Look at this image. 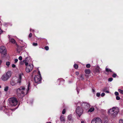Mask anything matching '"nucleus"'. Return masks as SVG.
Segmentation results:
<instances>
[{"label": "nucleus", "instance_id": "1", "mask_svg": "<svg viewBox=\"0 0 123 123\" xmlns=\"http://www.w3.org/2000/svg\"><path fill=\"white\" fill-rule=\"evenodd\" d=\"M30 84L29 82L27 86H23L20 87L19 88L14 89L19 98H21L27 94L30 88Z\"/></svg>", "mask_w": 123, "mask_h": 123}, {"label": "nucleus", "instance_id": "2", "mask_svg": "<svg viewBox=\"0 0 123 123\" xmlns=\"http://www.w3.org/2000/svg\"><path fill=\"white\" fill-rule=\"evenodd\" d=\"M24 76L22 73H19L18 77H14L12 78L11 81V85L14 86L16 84L18 83L19 84L21 83L22 78Z\"/></svg>", "mask_w": 123, "mask_h": 123}, {"label": "nucleus", "instance_id": "3", "mask_svg": "<svg viewBox=\"0 0 123 123\" xmlns=\"http://www.w3.org/2000/svg\"><path fill=\"white\" fill-rule=\"evenodd\" d=\"M119 111V109L118 107H113L108 110V113L110 116L112 117H115L118 113Z\"/></svg>", "mask_w": 123, "mask_h": 123}, {"label": "nucleus", "instance_id": "4", "mask_svg": "<svg viewBox=\"0 0 123 123\" xmlns=\"http://www.w3.org/2000/svg\"><path fill=\"white\" fill-rule=\"evenodd\" d=\"M11 75V72L10 71L8 72L2 76L1 79L3 81H6L10 77Z\"/></svg>", "mask_w": 123, "mask_h": 123}, {"label": "nucleus", "instance_id": "5", "mask_svg": "<svg viewBox=\"0 0 123 123\" xmlns=\"http://www.w3.org/2000/svg\"><path fill=\"white\" fill-rule=\"evenodd\" d=\"M9 104L12 106H15L18 103V101L16 98L12 97L10 98L8 100Z\"/></svg>", "mask_w": 123, "mask_h": 123}, {"label": "nucleus", "instance_id": "6", "mask_svg": "<svg viewBox=\"0 0 123 123\" xmlns=\"http://www.w3.org/2000/svg\"><path fill=\"white\" fill-rule=\"evenodd\" d=\"M38 75L35 76L34 77V80L35 82L37 83H38L40 82L41 80V75L40 72L39 71H38Z\"/></svg>", "mask_w": 123, "mask_h": 123}, {"label": "nucleus", "instance_id": "7", "mask_svg": "<svg viewBox=\"0 0 123 123\" xmlns=\"http://www.w3.org/2000/svg\"><path fill=\"white\" fill-rule=\"evenodd\" d=\"M4 110L5 113H7V115L9 116L11 115L12 112L11 109L9 110L4 106L0 107V110Z\"/></svg>", "mask_w": 123, "mask_h": 123}, {"label": "nucleus", "instance_id": "8", "mask_svg": "<svg viewBox=\"0 0 123 123\" xmlns=\"http://www.w3.org/2000/svg\"><path fill=\"white\" fill-rule=\"evenodd\" d=\"M80 104V105L83 108L86 109H87L90 107V105L89 104L83 102V103H78L77 105H79Z\"/></svg>", "mask_w": 123, "mask_h": 123}, {"label": "nucleus", "instance_id": "9", "mask_svg": "<svg viewBox=\"0 0 123 123\" xmlns=\"http://www.w3.org/2000/svg\"><path fill=\"white\" fill-rule=\"evenodd\" d=\"M83 111L82 108L80 107H77V108L76 111L77 114L79 117H80L82 114Z\"/></svg>", "mask_w": 123, "mask_h": 123}, {"label": "nucleus", "instance_id": "10", "mask_svg": "<svg viewBox=\"0 0 123 123\" xmlns=\"http://www.w3.org/2000/svg\"><path fill=\"white\" fill-rule=\"evenodd\" d=\"M91 123H102V122L100 118L99 117H96L92 120Z\"/></svg>", "mask_w": 123, "mask_h": 123}, {"label": "nucleus", "instance_id": "11", "mask_svg": "<svg viewBox=\"0 0 123 123\" xmlns=\"http://www.w3.org/2000/svg\"><path fill=\"white\" fill-rule=\"evenodd\" d=\"M0 53L4 55H5L7 53L5 47L4 46L0 47Z\"/></svg>", "mask_w": 123, "mask_h": 123}, {"label": "nucleus", "instance_id": "12", "mask_svg": "<svg viewBox=\"0 0 123 123\" xmlns=\"http://www.w3.org/2000/svg\"><path fill=\"white\" fill-rule=\"evenodd\" d=\"M33 68V65L32 64H29L27 66L25 69L26 72L29 73L32 70Z\"/></svg>", "mask_w": 123, "mask_h": 123}, {"label": "nucleus", "instance_id": "13", "mask_svg": "<svg viewBox=\"0 0 123 123\" xmlns=\"http://www.w3.org/2000/svg\"><path fill=\"white\" fill-rule=\"evenodd\" d=\"M8 38H9V41L10 42H11L12 43H16V42L15 40L13 38H10L11 36L8 35Z\"/></svg>", "mask_w": 123, "mask_h": 123}, {"label": "nucleus", "instance_id": "14", "mask_svg": "<svg viewBox=\"0 0 123 123\" xmlns=\"http://www.w3.org/2000/svg\"><path fill=\"white\" fill-rule=\"evenodd\" d=\"M60 119L61 122L63 123L65 121V118L63 115H62L60 117Z\"/></svg>", "mask_w": 123, "mask_h": 123}, {"label": "nucleus", "instance_id": "15", "mask_svg": "<svg viewBox=\"0 0 123 123\" xmlns=\"http://www.w3.org/2000/svg\"><path fill=\"white\" fill-rule=\"evenodd\" d=\"M23 62L24 63H25V65L26 66L28 65V62L27 58H25V60L23 61Z\"/></svg>", "mask_w": 123, "mask_h": 123}, {"label": "nucleus", "instance_id": "16", "mask_svg": "<svg viewBox=\"0 0 123 123\" xmlns=\"http://www.w3.org/2000/svg\"><path fill=\"white\" fill-rule=\"evenodd\" d=\"M23 43V44H22V46L20 47L21 48H25L26 47V44L24 43Z\"/></svg>", "mask_w": 123, "mask_h": 123}, {"label": "nucleus", "instance_id": "17", "mask_svg": "<svg viewBox=\"0 0 123 123\" xmlns=\"http://www.w3.org/2000/svg\"><path fill=\"white\" fill-rule=\"evenodd\" d=\"M94 110V109L93 107L91 108L88 110V112H92Z\"/></svg>", "mask_w": 123, "mask_h": 123}, {"label": "nucleus", "instance_id": "18", "mask_svg": "<svg viewBox=\"0 0 123 123\" xmlns=\"http://www.w3.org/2000/svg\"><path fill=\"white\" fill-rule=\"evenodd\" d=\"M95 71L96 72H98L100 71V68L99 67H97L96 68Z\"/></svg>", "mask_w": 123, "mask_h": 123}, {"label": "nucleus", "instance_id": "19", "mask_svg": "<svg viewBox=\"0 0 123 123\" xmlns=\"http://www.w3.org/2000/svg\"><path fill=\"white\" fill-rule=\"evenodd\" d=\"M85 72L87 74H89L90 73V71L89 69L85 70Z\"/></svg>", "mask_w": 123, "mask_h": 123}, {"label": "nucleus", "instance_id": "20", "mask_svg": "<svg viewBox=\"0 0 123 123\" xmlns=\"http://www.w3.org/2000/svg\"><path fill=\"white\" fill-rule=\"evenodd\" d=\"M72 115H69L68 117V119L69 121L71 120L72 118Z\"/></svg>", "mask_w": 123, "mask_h": 123}, {"label": "nucleus", "instance_id": "21", "mask_svg": "<svg viewBox=\"0 0 123 123\" xmlns=\"http://www.w3.org/2000/svg\"><path fill=\"white\" fill-rule=\"evenodd\" d=\"M10 64V62H7L6 63V65L7 66V67H9V65Z\"/></svg>", "mask_w": 123, "mask_h": 123}, {"label": "nucleus", "instance_id": "22", "mask_svg": "<svg viewBox=\"0 0 123 123\" xmlns=\"http://www.w3.org/2000/svg\"><path fill=\"white\" fill-rule=\"evenodd\" d=\"M105 70L106 72H111L112 71L111 69L108 68H107V67L106 68H105Z\"/></svg>", "mask_w": 123, "mask_h": 123}, {"label": "nucleus", "instance_id": "23", "mask_svg": "<svg viewBox=\"0 0 123 123\" xmlns=\"http://www.w3.org/2000/svg\"><path fill=\"white\" fill-rule=\"evenodd\" d=\"M9 87L7 86H6L4 87V90L5 91H7L8 90Z\"/></svg>", "mask_w": 123, "mask_h": 123}, {"label": "nucleus", "instance_id": "24", "mask_svg": "<svg viewBox=\"0 0 123 123\" xmlns=\"http://www.w3.org/2000/svg\"><path fill=\"white\" fill-rule=\"evenodd\" d=\"M74 68L75 69H77L78 68V66L77 64H75L74 65Z\"/></svg>", "mask_w": 123, "mask_h": 123}, {"label": "nucleus", "instance_id": "25", "mask_svg": "<svg viewBox=\"0 0 123 123\" xmlns=\"http://www.w3.org/2000/svg\"><path fill=\"white\" fill-rule=\"evenodd\" d=\"M118 91L121 93L123 94V90H121L120 89H119L118 90Z\"/></svg>", "mask_w": 123, "mask_h": 123}, {"label": "nucleus", "instance_id": "26", "mask_svg": "<svg viewBox=\"0 0 123 123\" xmlns=\"http://www.w3.org/2000/svg\"><path fill=\"white\" fill-rule=\"evenodd\" d=\"M119 123H123V119H120L119 120Z\"/></svg>", "mask_w": 123, "mask_h": 123}, {"label": "nucleus", "instance_id": "27", "mask_svg": "<svg viewBox=\"0 0 123 123\" xmlns=\"http://www.w3.org/2000/svg\"><path fill=\"white\" fill-rule=\"evenodd\" d=\"M91 65L90 64H86V67L87 68H89L90 67Z\"/></svg>", "mask_w": 123, "mask_h": 123}, {"label": "nucleus", "instance_id": "28", "mask_svg": "<svg viewBox=\"0 0 123 123\" xmlns=\"http://www.w3.org/2000/svg\"><path fill=\"white\" fill-rule=\"evenodd\" d=\"M44 49L46 50H48L49 49V47L48 46H46L44 47Z\"/></svg>", "mask_w": 123, "mask_h": 123}, {"label": "nucleus", "instance_id": "29", "mask_svg": "<svg viewBox=\"0 0 123 123\" xmlns=\"http://www.w3.org/2000/svg\"><path fill=\"white\" fill-rule=\"evenodd\" d=\"M100 95V93L98 92L96 93V96L97 97H99Z\"/></svg>", "mask_w": 123, "mask_h": 123}, {"label": "nucleus", "instance_id": "30", "mask_svg": "<svg viewBox=\"0 0 123 123\" xmlns=\"http://www.w3.org/2000/svg\"><path fill=\"white\" fill-rule=\"evenodd\" d=\"M14 63H17L18 61V60L17 59H15L14 60Z\"/></svg>", "mask_w": 123, "mask_h": 123}, {"label": "nucleus", "instance_id": "31", "mask_svg": "<svg viewBox=\"0 0 123 123\" xmlns=\"http://www.w3.org/2000/svg\"><path fill=\"white\" fill-rule=\"evenodd\" d=\"M66 112V110L65 109H64L62 111V114H64Z\"/></svg>", "mask_w": 123, "mask_h": 123}, {"label": "nucleus", "instance_id": "32", "mask_svg": "<svg viewBox=\"0 0 123 123\" xmlns=\"http://www.w3.org/2000/svg\"><path fill=\"white\" fill-rule=\"evenodd\" d=\"M112 80H113L112 78H110L109 79L108 81H109L111 82L112 81Z\"/></svg>", "mask_w": 123, "mask_h": 123}, {"label": "nucleus", "instance_id": "33", "mask_svg": "<svg viewBox=\"0 0 123 123\" xmlns=\"http://www.w3.org/2000/svg\"><path fill=\"white\" fill-rule=\"evenodd\" d=\"M22 58L21 56H20L19 57L18 59L20 60V61L21 60H22Z\"/></svg>", "mask_w": 123, "mask_h": 123}, {"label": "nucleus", "instance_id": "34", "mask_svg": "<svg viewBox=\"0 0 123 123\" xmlns=\"http://www.w3.org/2000/svg\"><path fill=\"white\" fill-rule=\"evenodd\" d=\"M116 99L117 100H118L120 99V97L119 96H117L116 97Z\"/></svg>", "mask_w": 123, "mask_h": 123}, {"label": "nucleus", "instance_id": "35", "mask_svg": "<svg viewBox=\"0 0 123 123\" xmlns=\"http://www.w3.org/2000/svg\"><path fill=\"white\" fill-rule=\"evenodd\" d=\"M33 45L34 46H36L37 45V43H33Z\"/></svg>", "mask_w": 123, "mask_h": 123}, {"label": "nucleus", "instance_id": "36", "mask_svg": "<svg viewBox=\"0 0 123 123\" xmlns=\"http://www.w3.org/2000/svg\"><path fill=\"white\" fill-rule=\"evenodd\" d=\"M116 76H117V74H116L114 73L113 75L112 76L113 77L115 78L116 77Z\"/></svg>", "mask_w": 123, "mask_h": 123}, {"label": "nucleus", "instance_id": "37", "mask_svg": "<svg viewBox=\"0 0 123 123\" xmlns=\"http://www.w3.org/2000/svg\"><path fill=\"white\" fill-rule=\"evenodd\" d=\"M115 94L116 96H117L119 94V93L118 92H115Z\"/></svg>", "mask_w": 123, "mask_h": 123}, {"label": "nucleus", "instance_id": "38", "mask_svg": "<svg viewBox=\"0 0 123 123\" xmlns=\"http://www.w3.org/2000/svg\"><path fill=\"white\" fill-rule=\"evenodd\" d=\"M81 123H86V121L84 120H82L81 121Z\"/></svg>", "mask_w": 123, "mask_h": 123}, {"label": "nucleus", "instance_id": "39", "mask_svg": "<svg viewBox=\"0 0 123 123\" xmlns=\"http://www.w3.org/2000/svg\"><path fill=\"white\" fill-rule=\"evenodd\" d=\"M105 94L104 93H103L101 94V96L102 97H103L105 96Z\"/></svg>", "mask_w": 123, "mask_h": 123}, {"label": "nucleus", "instance_id": "40", "mask_svg": "<svg viewBox=\"0 0 123 123\" xmlns=\"http://www.w3.org/2000/svg\"><path fill=\"white\" fill-rule=\"evenodd\" d=\"M12 67L13 68H15L16 67V65L14 64H12Z\"/></svg>", "mask_w": 123, "mask_h": 123}, {"label": "nucleus", "instance_id": "41", "mask_svg": "<svg viewBox=\"0 0 123 123\" xmlns=\"http://www.w3.org/2000/svg\"><path fill=\"white\" fill-rule=\"evenodd\" d=\"M20 43L22 44H23V43H24L23 41L21 40H20Z\"/></svg>", "mask_w": 123, "mask_h": 123}, {"label": "nucleus", "instance_id": "42", "mask_svg": "<svg viewBox=\"0 0 123 123\" xmlns=\"http://www.w3.org/2000/svg\"><path fill=\"white\" fill-rule=\"evenodd\" d=\"M32 34L31 33H30L29 35V37H31L32 36Z\"/></svg>", "mask_w": 123, "mask_h": 123}, {"label": "nucleus", "instance_id": "43", "mask_svg": "<svg viewBox=\"0 0 123 123\" xmlns=\"http://www.w3.org/2000/svg\"><path fill=\"white\" fill-rule=\"evenodd\" d=\"M77 93L78 94L79 92V90L77 88Z\"/></svg>", "mask_w": 123, "mask_h": 123}, {"label": "nucleus", "instance_id": "44", "mask_svg": "<svg viewBox=\"0 0 123 123\" xmlns=\"http://www.w3.org/2000/svg\"><path fill=\"white\" fill-rule=\"evenodd\" d=\"M104 123H109L107 121H104Z\"/></svg>", "mask_w": 123, "mask_h": 123}, {"label": "nucleus", "instance_id": "45", "mask_svg": "<svg viewBox=\"0 0 123 123\" xmlns=\"http://www.w3.org/2000/svg\"><path fill=\"white\" fill-rule=\"evenodd\" d=\"M76 74L77 75H78L79 74V72H76Z\"/></svg>", "mask_w": 123, "mask_h": 123}, {"label": "nucleus", "instance_id": "46", "mask_svg": "<svg viewBox=\"0 0 123 123\" xmlns=\"http://www.w3.org/2000/svg\"><path fill=\"white\" fill-rule=\"evenodd\" d=\"M105 92L107 93H109V91H106Z\"/></svg>", "mask_w": 123, "mask_h": 123}, {"label": "nucleus", "instance_id": "47", "mask_svg": "<svg viewBox=\"0 0 123 123\" xmlns=\"http://www.w3.org/2000/svg\"><path fill=\"white\" fill-rule=\"evenodd\" d=\"M30 31H33L34 30H32V29H30Z\"/></svg>", "mask_w": 123, "mask_h": 123}, {"label": "nucleus", "instance_id": "48", "mask_svg": "<svg viewBox=\"0 0 123 123\" xmlns=\"http://www.w3.org/2000/svg\"><path fill=\"white\" fill-rule=\"evenodd\" d=\"M60 79H58L57 80V82H59L60 80Z\"/></svg>", "mask_w": 123, "mask_h": 123}, {"label": "nucleus", "instance_id": "49", "mask_svg": "<svg viewBox=\"0 0 123 123\" xmlns=\"http://www.w3.org/2000/svg\"><path fill=\"white\" fill-rule=\"evenodd\" d=\"M92 91L93 92H95V91L94 89H92Z\"/></svg>", "mask_w": 123, "mask_h": 123}, {"label": "nucleus", "instance_id": "50", "mask_svg": "<svg viewBox=\"0 0 123 123\" xmlns=\"http://www.w3.org/2000/svg\"><path fill=\"white\" fill-rule=\"evenodd\" d=\"M46 123H51L50 122H48Z\"/></svg>", "mask_w": 123, "mask_h": 123}, {"label": "nucleus", "instance_id": "51", "mask_svg": "<svg viewBox=\"0 0 123 123\" xmlns=\"http://www.w3.org/2000/svg\"><path fill=\"white\" fill-rule=\"evenodd\" d=\"M20 64H22V62H20Z\"/></svg>", "mask_w": 123, "mask_h": 123}, {"label": "nucleus", "instance_id": "52", "mask_svg": "<svg viewBox=\"0 0 123 123\" xmlns=\"http://www.w3.org/2000/svg\"><path fill=\"white\" fill-rule=\"evenodd\" d=\"M103 91H105L104 89H103Z\"/></svg>", "mask_w": 123, "mask_h": 123}, {"label": "nucleus", "instance_id": "53", "mask_svg": "<svg viewBox=\"0 0 123 123\" xmlns=\"http://www.w3.org/2000/svg\"><path fill=\"white\" fill-rule=\"evenodd\" d=\"M1 86L0 85V88H1Z\"/></svg>", "mask_w": 123, "mask_h": 123}, {"label": "nucleus", "instance_id": "54", "mask_svg": "<svg viewBox=\"0 0 123 123\" xmlns=\"http://www.w3.org/2000/svg\"><path fill=\"white\" fill-rule=\"evenodd\" d=\"M81 77H82V75H81Z\"/></svg>", "mask_w": 123, "mask_h": 123}]
</instances>
